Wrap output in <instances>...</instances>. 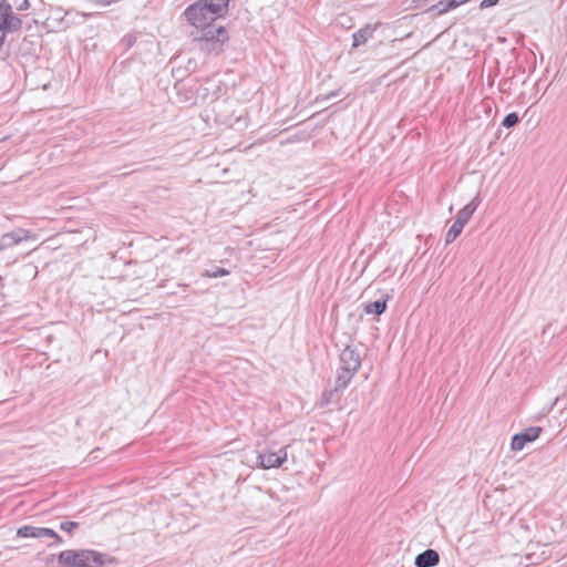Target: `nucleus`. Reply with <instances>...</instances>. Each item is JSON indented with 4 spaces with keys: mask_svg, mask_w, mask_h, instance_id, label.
I'll list each match as a JSON object with an SVG mask.
<instances>
[{
    "mask_svg": "<svg viewBox=\"0 0 567 567\" xmlns=\"http://www.w3.org/2000/svg\"><path fill=\"white\" fill-rule=\"evenodd\" d=\"M340 368L334 382V391L344 390L361 367L362 358L358 348L347 346L339 357Z\"/></svg>",
    "mask_w": 567,
    "mask_h": 567,
    "instance_id": "7ed1b4c3",
    "label": "nucleus"
},
{
    "mask_svg": "<svg viewBox=\"0 0 567 567\" xmlns=\"http://www.w3.org/2000/svg\"><path fill=\"white\" fill-rule=\"evenodd\" d=\"M430 12H434L437 16H442L447 11L445 0H441L429 9Z\"/></svg>",
    "mask_w": 567,
    "mask_h": 567,
    "instance_id": "a211bd4d",
    "label": "nucleus"
},
{
    "mask_svg": "<svg viewBox=\"0 0 567 567\" xmlns=\"http://www.w3.org/2000/svg\"><path fill=\"white\" fill-rule=\"evenodd\" d=\"M21 535L25 537V536H29V535H31V536H37L38 534H27V533H23V534H21Z\"/></svg>",
    "mask_w": 567,
    "mask_h": 567,
    "instance_id": "b1692460",
    "label": "nucleus"
},
{
    "mask_svg": "<svg viewBox=\"0 0 567 567\" xmlns=\"http://www.w3.org/2000/svg\"><path fill=\"white\" fill-rule=\"evenodd\" d=\"M59 561L70 567H102L106 563V556L89 549L63 550L59 554Z\"/></svg>",
    "mask_w": 567,
    "mask_h": 567,
    "instance_id": "20e7f679",
    "label": "nucleus"
},
{
    "mask_svg": "<svg viewBox=\"0 0 567 567\" xmlns=\"http://www.w3.org/2000/svg\"><path fill=\"white\" fill-rule=\"evenodd\" d=\"M44 535H45V536H51V537H55V536H58V534H55V533H52V534H44Z\"/></svg>",
    "mask_w": 567,
    "mask_h": 567,
    "instance_id": "393cba45",
    "label": "nucleus"
},
{
    "mask_svg": "<svg viewBox=\"0 0 567 567\" xmlns=\"http://www.w3.org/2000/svg\"><path fill=\"white\" fill-rule=\"evenodd\" d=\"M455 1H456V2H455V3H456V6H457V7H460V6H462V4L466 3V2H468L470 0H455Z\"/></svg>",
    "mask_w": 567,
    "mask_h": 567,
    "instance_id": "5701e85b",
    "label": "nucleus"
},
{
    "mask_svg": "<svg viewBox=\"0 0 567 567\" xmlns=\"http://www.w3.org/2000/svg\"><path fill=\"white\" fill-rule=\"evenodd\" d=\"M21 27V20L13 16L11 6L4 0L0 2V32L1 38L6 32L18 30Z\"/></svg>",
    "mask_w": 567,
    "mask_h": 567,
    "instance_id": "39448f33",
    "label": "nucleus"
},
{
    "mask_svg": "<svg viewBox=\"0 0 567 567\" xmlns=\"http://www.w3.org/2000/svg\"><path fill=\"white\" fill-rule=\"evenodd\" d=\"M519 122V116L516 112L508 113L502 122V125L506 128L515 126Z\"/></svg>",
    "mask_w": 567,
    "mask_h": 567,
    "instance_id": "f3484780",
    "label": "nucleus"
},
{
    "mask_svg": "<svg viewBox=\"0 0 567 567\" xmlns=\"http://www.w3.org/2000/svg\"><path fill=\"white\" fill-rule=\"evenodd\" d=\"M440 556L434 549H426L415 557L416 567H434L439 564Z\"/></svg>",
    "mask_w": 567,
    "mask_h": 567,
    "instance_id": "1a4fd4ad",
    "label": "nucleus"
},
{
    "mask_svg": "<svg viewBox=\"0 0 567 567\" xmlns=\"http://www.w3.org/2000/svg\"><path fill=\"white\" fill-rule=\"evenodd\" d=\"M229 275V270L221 267H213L205 271L204 276L208 278H218Z\"/></svg>",
    "mask_w": 567,
    "mask_h": 567,
    "instance_id": "dca6fc26",
    "label": "nucleus"
},
{
    "mask_svg": "<svg viewBox=\"0 0 567 567\" xmlns=\"http://www.w3.org/2000/svg\"><path fill=\"white\" fill-rule=\"evenodd\" d=\"M248 126V117L247 114L238 115L235 117L234 122H231L230 127L236 131H243Z\"/></svg>",
    "mask_w": 567,
    "mask_h": 567,
    "instance_id": "2eb2a0df",
    "label": "nucleus"
},
{
    "mask_svg": "<svg viewBox=\"0 0 567 567\" xmlns=\"http://www.w3.org/2000/svg\"><path fill=\"white\" fill-rule=\"evenodd\" d=\"M21 233H23L24 235L21 236L20 234L14 231L4 234L0 239V249H6L11 246L18 245L22 240L28 239L30 237L29 231L22 230Z\"/></svg>",
    "mask_w": 567,
    "mask_h": 567,
    "instance_id": "9b49d317",
    "label": "nucleus"
},
{
    "mask_svg": "<svg viewBox=\"0 0 567 567\" xmlns=\"http://www.w3.org/2000/svg\"><path fill=\"white\" fill-rule=\"evenodd\" d=\"M56 527L60 528L61 532H72L73 529L79 527V524L73 520L63 519V520H58V524H55V525L45 526V527L44 526L38 527V526H31V525H22V526L18 527L16 532H55Z\"/></svg>",
    "mask_w": 567,
    "mask_h": 567,
    "instance_id": "6e6552de",
    "label": "nucleus"
},
{
    "mask_svg": "<svg viewBox=\"0 0 567 567\" xmlns=\"http://www.w3.org/2000/svg\"><path fill=\"white\" fill-rule=\"evenodd\" d=\"M286 460L287 451L285 447L280 449L278 452L267 451L259 453L257 456L259 466L267 470L281 466Z\"/></svg>",
    "mask_w": 567,
    "mask_h": 567,
    "instance_id": "0eeeda50",
    "label": "nucleus"
},
{
    "mask_svg": "<svg viewBox=\"0 0 567 567\" xmlns=\"http://www.w3.org/2000/svg\"><path fill=\"white\" fill-rule=\"evenodd\" d=\"M463 228H464L463 225H461L454 220V223L452 224V226L450 227V229L446 233V236H445L446 244L453 243L457 238V236L462 233Z\"/></svg>",
    "mask_w": 567,
    "mask_h": 567,
    "instance_id": "4468645a",
    "label": "nucleus"
},
{
    "mask_svg": "<svg viewBox=\"0 0 567 567\" xmlns=\"http://www.w3.org/2000/svg\"><path fill=\"white\" fill-rule=\"evenodd\" d=\"M498 3V0H482L480 7L482 9L494 7Z\"/></svg>",
    "mask_w": 567,
    "mask_h": 567,
    "instance_id": "6ab92c4d",
    "label": "nucleus"
},
{
    "mask_svg": "<svg viewBox=\"0 0 567 567\" xmlns=\"http://www.w3.org/2000/svg\"><path fill=\"white\" fill-rule=\"evenodd\" d=\"M190 24L194 27L190 37L200 51L215 55L224 51L229 41L228 31L224 25L210 19Z\"/></svg>",
    "mask_w": 567,
    "mask_h": 567,
    "instance_id": "f257e3e1",
    "label": "nucleus"
},
{
    "mask_svg": "<svg viewBox=\"0 0 567 567\" xmlns=\"http://www.w3.org/2000/svg\"><path fill=\"white\" fill-rule=\"evenodd\" d=\"M542 432L543 427L540 426H529L522 432L514 434L511 442V449L515 452L522 451L526 444L536 441Z\"/></svg>",
    "mask_w": 567,
    "mask_h": 567,
    "instance_id": "423d86ee",
    "label": "nucleus"
},
{
    "mask_svg": "<svg viewBox=\"0 0 567 567\" xmlns=\"http://www.w3.org/2000/svg\"><path fill=\"white\" fill-rule=\"evenodd\" d=\"M373 32H374V28H372L370 25H365V27L359 29L358 31H355L352 35V38H353L352 47L358 48L359 45L365 43L373 35Z\"/></svg>",
    "mask_w": 567,
    "mask_h": 567,
    "instance_id": "ddd939ff",
    "label": "nucleus"
},
{
    "mask_svg": "<svg viewBox=\"0 0 567 567\" xmlns=\"http://www.w3.org/2000/svg\"><path fill=\"white\" fill-rule=\"evenodd\" d=\"M337 94H338L337 92H330L329 94H327L324 96V100H330L331 97L337 96Z\"/></svg>",
    "mask_w": 567,
    "mask_h": 567,
    "instance_id": "4be33fe9",
    "label": "nucleus"
},
{
    "mask_svg": "<svg viewBox=\"0 0 567 567\" xmlns=\"http://www.w3.org/2000/svg\"><path fill=\"white\" fill-rule=\"evenodd\" d=\"M29 8V1L23 0L22 3L18 7V10H27Z\"/></svg>",
    "mask_w": 567,
    "mask_h": 567,
    "instance_id": "412c9836",
    "label": "nucleus"
},
{
    "mask_svg": "<svg viewBox=\"0 0 567 567\" xmlns=\"http://www.w3.org/2000/svg\"><path fill=\"white\" fill-rule=\"evenodd\" d=\"M455 2H456L455 0H445L447 11H451V10L457 8Z\"/></svg>",
    "mask_w": 567,
    "mask_h": 567,
    "instance_id": "aec40b11",
    "label": "nucleus"
},
{
    "mask_svg": "<svg viewBox=\"0 0 567 567\" xmlns=\"http://www.w3.org/2000/svg\"><path fill=\"white\" fill-rule=\"evenodd\" d=\"M389 296L385 295L382 299H378L373 302L367 303L364 306V312L367 315H377L380 316L386 310V302H388Z\"/></svg>",
    "mask_w": 567,
    "mask_h": 567,
    "instance_id": "f8f14e48",
    "label": "nucleus"
},
{
    "mask_svg": "<svg viewBox=\"0 0 567 567\" xmlns=\"http://www.w3.org/2000/svg\"><path fill=\"white\" fill-rule=\"evenodd\" d=\"M480 200L477 197L472 199L468 204H466L458 213L455 218V221L458 224L465 226L471 217L473 216L474 212L478 207Z\"/></svg>",
    "mask_w": 567,
    "mask_h": 567,
    "instance_id": "9d476101",
    "label": "nucleus"
},
{
    "mask_svg": "<svg viewBox=\"0 0 567 567\" xmlns=\"http://www.w3.org/2000/svg\"><path fill=\"white\" fill-rule=\"evenodd\" d=\"M229 0H195L184 14L189 23H198L205 19L217 20L228 10Z\"/></svg>",
    "mask_w": 567,
    "mask_h": 567,
    "instance_id": "f03ea898",
    "label": "nucleus"
}]
</instances>
